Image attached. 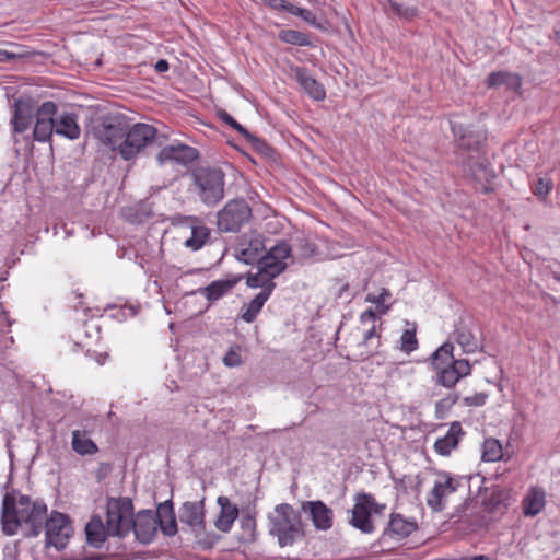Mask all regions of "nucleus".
<instances>
[{
  "label": "nucleus",
  "mask_w": 560,
  "mask_h": 560,
  "mask_svg": "<svg viewBox=\"0 0 560 560\" xmlns=\"http://www.w3.org/2000/svg\"><path fill=\"white\" fill-rule=\"evenodd\" d=\"M223 363L228 368H236L242 364V357L238 347H232L223 357Z\"/></svg>",
  "instance_id": "nucleus-44"
},
{
  "label": "nucleus",
  "mask_w": 560,
  "mask_h": 560,
  "mask_svg": "<svg viewBox=\"0 0 560 560\" xmlns=\"http://www.w3.org/2000/svg\"><path fill=\"white\" fill-rule=\"evenodd\" d=\"M455 339L466 353H474L480 347L477 337L465 327L455 330Z\"/></svg>",
  "instance_id": "nucleus-34"
},
{
  "label": "nucleus",
  "mask_w": 560,
  "mask_h": 560,
  "mask_svg": "<svg viewBox=\"0 0 560 560\" xmlns=\"http://www.w3.org/2000/svg\"><path fill=\"white\" fill-rule=\"evenodd\" d=\"M260 1L275 11L288 12V8L292 4V3L288 2L287 0H260Z\"/></svg>",
  "instance_id": "nucleus-46"
},
{
  "label": "nucleus",
  "mask_w": 560,
  "mask_h": 560,
  "mask_svg": "<svg viewBox=\"0 0 560 560\" xmlns=\"http://www.w3.org/2000/svg\"><path fill=\"white\" fill-rule=\"evenodd\" d=\"M270 294V287L267 290H261L247 305L243 306L241 318L246 323L254 322Z\"/></svg>",
  "instance_id": "nucleus-27"
},
{
  "label": "nucleus",
  "mask_w": 560,
  "mask_h": 560,
  "mask_svg": "<svg viewBox=\"0 0 560 560\" xmlns=\"http://www.w3.org/2000/svg\"><path fill=\"white\" fill-rule=\"evenodd\" d=\"M464 435L462 424L458 421L451 423L446 434L439 438L434 443V451L442 456H448L457 447L460 438Z\"/></svg>",
  "instance_id": "nucleus-22"
},
{
  "label": "nucleus",
  "mask_w": 560,
  "mask_h": 560,
  "mask_svg": "<svg viewBox=\"0 0 560 560\" xmlns=\"http://www.w3.org/2000/svg\"><path fill=\"white\" fill-rule=\"evenodd\" d=\"M377 318V314L372 310L369 308L364 311L360 315V322L364 325L371 324V327L365 331L363 341L360 346L369 347L370 349L366 350V355H372L376 352L378 349L381 342H380V336L375 331V320Z\"/></svg>",
  "instance_id": "nucleus-24"
},
{
  "label": "nucleus",
  "mask_w": 560,
  "mask_h": 560,
  "mask_svg": "<svg viewBox=\"0 0 560 560\" xmlns=\"http://www.w3.org/2000/svg\"><path fill=\"white\" fill-rule=\"evenodd\" d=\"M168 62L164 59H160L155 65H154V69L156 70V72L159 73H163V72H166L168 70Z\"/></svg>",
  "instance_id": "nucleus-50"
},
{
  "label": "nucleus",
  "mask_w": 560,
  "mask_h": 560,
  "mask_svg": "<svg viewBox=\"0 0 560 560\" xmlns=\"http://www.w3.org/2000/svg\"><path fill=\"white\" fill-rule=\"evenodd\" d=\"M242 534L240 540L246 544H252L257 539L256 520L252 514H245L240 522Z\"/></svg>",
  "instance_id": "nucleus-35"
},
{
  "label": "nucleus",
  "mask_w": 560,
  "mask_h": 560,
  "mask_svg": "<svg viewBox=\"0 0 560 560\" xmlns=\"http://www.w3.org/2000/svg\"><path fill=\"white\" fill-rule=\"evenodd\" d=\"M198 158V151L183 143L170 144L160 150L156 161L160 166H188Z\"/></svg>",
  "instance_id": "nucleus-13"
},
{
  "label": "nucleus",
  "mask_w": 560,
  "mask_h": 560,
  "mask_svg": "<svg viewBox=\"0 0 560 560\" xmlns=\"http://www.w3.org/2000/svg\"><path fill=\"white\" fill-rule=\"evenodd\" d=\"M217 503L220 506V512L214 521V526L222 533H229L238 517V508L233 504L228 497L220 495L217 499Z\"/></svg>",
  "instance_id": "nucleus-21"
},
{
  "label": "nucleus",
  "mask_w": 560,
  "mask_h": 560,
  "mask_svg": "<svg viewBox=\"0 0 560 560\" xmlns=\"http://www.w3.org/2000/svg\"><path fill=\"white\" fill-rule=\"evenodd\" d=\"M408 326L400 336V346L399 349L404 353L410 354L415 350L418 349V340L416 337V325L409 322H406Z\"/></svg>",
  "instance_id": "nucleus-36"
},
{
  "label": "nucleus",
  "mask_w": 560,
  "mask_h": 560,
  "mask_svg": "<svg viewBox=\"0 0 560 560\" xmlns=\"http://www.w3.org/2000/svg\"><path fill=\"white\" fill-rule=\"evenodd\" d=\"M23 56L22 52L0 48V62L11 61Z\"/></svg>",
  "instance_id": "nucleus-48"
},
{
  "label": "nucleus",
  "mask_w": 560,
  "mask_h": 560,
  "mask_svg": "<svg viewBox=\"0 0 560 560\" xmlns=\"http://www.w3.org/2000/svg\"><path fill=\"white\" fill-rule=\"evenodd\" d=\"M45 526L46 545L57 550L63 549L72 535V526L67 515L52 512L47 518V505L42 501H32L26 495L18 499L5 494L2 501L1 526L7 536H13L20 529L26 537L39 535Z\"/></svg>",
  "instance_id": "nucleus-1"
},
{
  "label": "nucleus",
  "mask_w": 560,
  "mask_h": 560,
  "mask_svg": "<svg viewBox=\"0 0 560 560\" xmlns=\"http://www.w3.org/2000/svg\"><path fill=\"white\" fill-rule=\"evenodd\" d=\"M454 346L445 342L432 354V365L438 373V383L444 387H453L457 382L470 374V364L465 359L455 360Z\"/></svg>",
  "instance_id": "nucleus-3"
},
{
  "label": "nucleus",
  "mask_w": 560,
  "mask_h": 560,
  "mask_svg": "<svg viewBox=\"0 0 560 560\" xmlns=\"http://www.w3.org/2000/svg\"><path fill=\"white\" fill-rule=\"evenodd\" d=\"M556 34H557V37L560 38V31H557Z\"/></svg>",
  "instance_id": "nucleus-51"
},
{
  "label": "nucleus",
  "mask_w": 560,
  "mask_h": 560,
  "mask_svg": "<svg viewBox=\"0 0 560 560\" xmlns=\"http://www.w3.org/2000/svg\"><path fill=\"white\" fill-rule=\"evenodd\" d=\"M190 235L185 238L183 245L190 250L200 249L210 237V230L206 225L199 223L198 219L190 217L188 220Z\"/></svg>",
  "instance_id": "nucleus-23"
},
{
  "label": "nucleus",
  "mask_w": 560,
  "mask_h": 560,
  "mask_svg": "<svg viewBox=\"0 0 560 560\" xmlns=\"http://www.w3.org/2000/svg\"><path fill=\"white\" fill-rule=\"evenodd\" d=\"M190 190L208 207L218 205L224 197V173L217 167H198L191 173Z\"/></svg>",
  "instance_id": "nucleus-4"
},
{
  "label": "nucleus",
  "mask_w": 560,
  "mask_h": 560,
  "mask_svg": "<svg viewBox=\"0 0 560 560\" xmlns=\"http://www.w3.org/2000/svg\"><path fill=\"white\" fill-rule=\"evenodd\" d=\"M85 533L88 541L95 547H100L108 535L106 525L102 523L100 517H93L86 524Z\"/></svg>",
  "instance_id": "nucleus-32"
},
{
  "label": "nucleus",
  "mask_w": 560,
  "mask_h": 560,
  "mask_svg": "<svg viewBox=\"0 0 560 560\" xmlns=\"http://www.w3.org/2000/svg\"><path fill=\"white\" fill-rule=\"evenodd\" d=\"M95 136L103 145L118 152L124 160L128 161L153 143L156 129L143 122L130 126L124 117L115 116L105 118L95 128Z\"/></svg>",
  "instance_id": "nucleus-2"
},
{
  "label": "nucleus",
  "mask_w": 560,
  "mask_h": 560,
  "mask_svg": "<svg viewBox=\"0 0 560 560\" xmlns=\"http://www.w3.org/2000/svg\"><path fill=\"white\" fill-rule=\"evenodd\" d=\"M303 510L308 511L316 529L327 530L332 526V510L322 501H307Z\"/></svg>",
  "instance_id": "nucleus-19"
},
{
  "label": "nucleus",
  "mask_w": 560,
  "mask_h": 560,
  "mask_svg": "<svg viewBox=\"0 0 560 560\" xmlns=\"http://www.w3.org/2000/svg\"><path fill=\"white\" fill-rule=\"evenodd\" d=\"M72 448L80 455H93L98 451L97 445L86 435L85 432L74 430L72 432Z\"/></svg>",
  "instance_id": "nucleus-31"
},
{
  "label": "nucleus",
  "mask_w": 560,
  "mask_h": 560,
  "mask_svg": "<svg viewBox=\"0 0 560 560\" xmlns=\"http://www.w3.org/2000/svg\"><path fill=\"white\" fill-rule=\"evenodd\" d=\"M137 539L142 544H149L155 537L158 520L152 511H141L133 516L132 529Z\"/></svg>",
  "instance_id": "nucleus-15"
},
{
  "label": "nucleus",
  "mask_w": 560,
  "mask_h": 560,
  "mask_svg": "<svg viewBox=\"0 0 560 560\" xmlns=\"http://www.w3.org/2000/svg\"><path fill=\"white\" fill-rule=\"evenodd\" d=\"M36 109L31 100L19 98L14 102V114L11 120L14 132L22 133L32 125Z\"/></svg>",
  "instance_id": "nucleus-18"
},
{
  "label": "nucleus",
  "mask_w": 560,
  "mask_h": 560,
  "mask_svg": "<svg viewBox=\"0 0 560 560\" xmlns=\"http://www.w3.org/2000/svg\"><path fill=\"white\" fill-rule=\"evenodd\" d=\"M288 13H290L292 15L300 16L306 23H308L311 25H314V26H317L316 16L310 10H307V9H302V8H299V7L294 5V4H291L288 8Z\"/></svg>",
  "instance_id": "nucleus-42"
},
{
  "label": "nucleus",
  "mask_w": 560,
  "mask_h": 560,
  "mask_svg": "<svg viewBox=\"0 0 560 560\" xmlns=\"http://www.w3.org/2000/svg\"><path fill=\"white\" fill-rule=\"evenodd\" d=\"M552 180L547 177H538L535 184L533 185V194L540 199H546L552 189Z\"/></svg>",
  "instance_id": "nucleus-41"
},
{
  "label": "nucleus",
  "mask_w": 560,
  "mask_h": 560,
  "mask_svg": "<svg viewBox=\"0 0 560 560\" xmlns=\"http://www.w3.org/2000/svg\"><path fill=\"white\" fill-rule=\"evenodd\" d=\"M546 504V492L540 487H532L523 500V511L526 516H536Z\"/></svg>",
  "instance_id": "nucleus-26"
},
{
  "label": "nucleus",
  "mask_w": 560,
  "mask_h": 560,
  "mask_svg": "<svg viewBox=\"0 0 560 560\" xmlns=\"http://www.w3.org/2000/svg\"><path fill=\"white\" fill-rule=\"evenodd\" d=\"M455 402H456V397H447V398H444V399L439 400V401L435 404L436 412H440V411H442L443 409H448V408H450V407H452Z\"/></svg>",
  "instance_id": "nucleus-49"
},
{
  "label": "nucleus",
  "mask_w": 560,
  "mask_h": 560,
  "mask_svg": "<svg viewBox=\"0 0 560 560\" xmlns=\"http://www.w3.org/2000/svg\"><path fill=\"white\" fill-rule=\"evenodd\" d=\"M219 117L231 128L240 132L244 138H252V135L226 112H221Z\"/></svg>",
  "instance_id": "nucleus-43"
},
{
  "label": "nucleus",
  "mask_w": 560,
  "mask_h": 560,
  "mask_svg": "<svg viewBox=\"0 0 560 560\" xmlns=\"http://www.w3.org/2000/svg\"><path fill=\"white\" fill-rule=\"evenodd\" d=\"M252 210L243 199L230 200L217 214L218 229L221 232H237L249 221Z\"/></svg>",
  "instance_id": "nucleus-9"
},
{
  "label": "nucleus",
  "mask_w": 560,
  "mask_h": 560,
  "mask_svg": "<svg viewBox=\"0 0 560 560\" xmlns=\"http://www.w3.org/2000/svg\"><path fill=\"white\" fill-rule=\"evenodd\" d=\"M291 253L290 246L285 242H280L272 246L266 255H264L258 264L257 268H260L267 278L272 280L279 276L287 268V259Z\"/></svg>",
  "instance_id": "nucleus-11"
},
{
  "label": "nucleus",
  "mask_w": 560,
  "mask_h": 560,
  "mask_svg": "<svg viewBox=\"0 0 560 560\" xmlns=\"http://www.w3.org/2000/svg\"><path fill=\"white\" fill-rule=\"evenodd\" d=\"M471 172L474 176L478 179L485 178L488 180L490 177L493 176L492 170H490L488 165L483 163H479L476 167L472 166Z\"/></svg>",
  "instance_id": "nucleus-45"
},
{
  "label": "nucleus",
  "mask_w": 560,
  "mask_h": 560,
  "mask_svg": "<svg viewBox=\"0 0 560 560\" xmlns=\"http://www.w3.org/2000/svg\"><path fill=\"white\" fill-rule=\"evenodd\" d=\"M246 283L250 288H262V290H267V288H271V292L273 291L276 284L271 278L268 277L260 268H257V272L248 273Z\"/></svg>",
  "instance_id": "nucleus-39"
},
{
  "label": "nucleus",
  "mask_w": 560,
  "mask_h": 560,
  "mask_svg": "<svg viewBox=\"0 0 560 560\" xmlns=\"http://www.w3.org/2000/svg\"><path fill=\"white\" fill-rule=\"evenodd\" d=\"M487 85L489 88H495L505 85L508 89L518 91L521 89V78L517 74L499 71L492 72L487 79Z\"/></svg>",
  "instance_id": "nucleus-28"
},
{
  "label": "nucleus",
  "mask_w": 560,
  "mask_h": 560,
  "mask_svg": "<svg viewBox=\"0 0 560 560\" xmlns=\"http://www.w3.org/2000/svg\"><path fill=\"white\" fill-rule=\"evenodd\" d=\"M265 242L261 234L252 232L244 234L234 247V256L246 265L259 261L265 250Z\"/></svg>",
  "instance_id": "nucleus-12"
},
{
  "label": "nucleus",
  "mask_w": 560,
  "mask_h": 560,
  "mask_svg": "<svg viewBox=\"0 0 560 560\" xmlns=\"http://www.w3.org/2000/svg\"><path fill=\"white\" fill-rule=\"evenodd\" d=\"M158 526L166 536H174L177 533V523L173 510L172 501H165L159 504L156 512Z\"/></svg>",
  "instance_id": "nucleus-25"
},
{
  "label": "nucleus",
  "mask_w": 560,
  "mask_h": 560,
  "mask_svg": "<svg viewBox=\"0 0 560 560\" xmlns=\"http://www.w3.org/2000/svg\"><path fill=\"white\" fill-rule=\"evenodd\" d=\"M55 133L68 140L80 138L81 128L78 122V115L71 112H60L56 109L54 114Z\"/></svg>",
  "instance_id": "nucleus-17"
},
{
  "label": "nucleus",
  "mask_w": 560,
  "mask_h": 560,
  "mask_svg": "<svg viewBox=\"0 0 560 560\" xmlns=\"http://www.w3.org/2000/svg\"><path fill=\"white\" fill-rule=\"evenodd\" d=\"M54 114H56V104L45 102L36 109V121L33 130L34 140L46 142L55 133Z\"/></svg>",
  "instance_id": "nucleus-14"
},
{
  "label": "nucleus",
  "mask_w": 560,
  "mask_h": 560,
  "mask_svg": "<svg viewBox=\"0 0 560 560\" xmlns=\"http://www.w3.org/2000/svg\"><path fill=\"white\" fill-rule=\"evenodd\" d=\"M388 4L390 9L400 18H404L406 20L412 19L417 15L418 10L413 5L404 4L401 2H398L397 0H388Z\"/></svg>",
  "instance_id": "nucleus-40"
},
{
  "label": "nucleus",
  "mask_w": 560,
  "mask_h": 560,
  "mask_svg": "<svg viewBox=\"0 0 560 560\" xmlns=\"http://www.w3.org/2000/svg\"><path fill=\"white\" fill-rule=\"evenodd\" d=\"M279 39L283 43L296 46H311L308 36L295 30H282L279 32Z\"/></svg>",
  "instance_id": "nucleus-38"
},
{
  "label": "nucleus",
  "mask_w": 560,
  "mask_h": 560,
  "mask_svg": "<svg viewBox=\"0 0 560 560\" xmlns=\"http://www.w3.org/2000/svg\"><path fill=\"white\" fill-rule=\"evenodd\" d=\"M354 501L349 521L350 525L364 534H372L375 530L372 514H381L385 505L377 503L374 497L369 493H358Z\"/></svg>",
  "instance_id": "nucleus-8"
},
{
  "label": "nucleus",
  "mask_w": 560,
  "mask_h": 560,
  "mask_svg": "<svg viewBox=\"0 0 560 560\" xmlns=\"http://www.w3.org/2000/svg\"><path fill=\"white\" fill-rule=\"evenodd\" d=\"M459 487V480L447 472L439 474L432 489L427 494V505L433 512H441L445 509L447 498Z\"/></svg>",
  "instance_id": "nucleus-10"
},
{
  "label": "nucleus",
  "mask_w": 560,
  "mask_h": 560,
  "mask_svg": "<svg viewBox=\"0 0 560 560\" xmlns=\"http://www.w3.org/2000/svg\"><path fill=\"white\" fill-rule=\"evenodd\" d=\"M179 521L190 528L203 548H211L217 541L215 534L206 533L203 499L183 503L179 509Z\"/></svg>",
  "instance_id": "nucleus-7"
},
{
  "label": "nucleus",
  "mask_w": 560,
  "mask_h": 560,
  "mask_svg": "<svg viewBox=\"0 0 560 560\" xmlns=\"http://www.w3.org/2000/svg\"><path fill=\"white\" fill-rule=\"evenodd\" d=\"M133 504L129 498H110L107 502L106 528L110 536L124 537L132 529Z\"/></svg>",
  "instance_id": "nucleus-6"
},
{
  "label": "nucleus",
  "mask_w": 560,
  "mask_h": 560,
  "mask_svg": "<svg viewBox=\"0 0 560 560\" xmlns=\"http://www.w3.org/2000/svg\"><path fill=\"white\" fill-rule=\"evenodd\" d=\"M452 131L460 148L477 150L485 140V135L480 130H472L469 126L452 121Z\"/></svg>",
  "instance_id": "nucleus-20"
},
{
  "label": "nucleus",
  "mask_w": 560,
  "mask_h": 560,
  "mask_svg": "<svg viewBox=\"0 0 560 560\" xmlns=\"http://www.w3.org/2000/svg\"><path fill=\"white\" fill-rule=\"evenodd\" d=\"M365 301L376 306L380 316L385 315L393 304L392 293L388 289L385 288H382L378 294L368 293Z\"/></svg>",
  "instance_id": "nucleus-33"
},
{
  "label": "nucleus",
  "mask_w": 560,
  "mask_h": 560,
  "mask_svg": "<svg viewBox=\"0 0 560 560\" xmlns=\"http://www.w3.org/2000/svg\"><path fill=\"white\" fill-rule=\"evenodd\" d=\"M269 533L278 538L280 546L291 545L302 535L300 513L290 504H278L268 515Z\"/></svg>",
  "instance_id": "nucleus-5"
},
{
  "label": "nucleus",
  "mask_w": 560,
  "mask_h": 560,
  "mask_svg": "<svg viewBox=\"0 0 560 560\" xmlns=\"http://www.w3.org/2000/svg\"><path fill=\"white\" fill-rule=\"evenodd\" d=\"M487 395L479 393L464 398L466 406H482L486 404Z\"/></svg>",
  "instance_id": "nucleus-47"
},
{
  "label": "nucleus",
  "mask_w": 560,
  "mask_h": 560,
  "mask_svg": "<svg viewBox=\"0 0 560 560\" xmlns=\"http://www.w3.org/2000/svg\"><path fill=\"white\" fill-rule=\"evenodd\" d=\"M234 280H218L199 289V292L210 302H214L225 295L235 285Z\"/></svg>",
  "instance_id": "nucleus-29"
},
{
  "label": "nucleus",
  "mask_w": 560,
  "mask_h": 560,
  "mask_svg": "<svg viewBox=\"0 0 560 560\" xmlns=\"http://www.w3.org/2000/svg\"><path fill=\"white\" fill-rule=\"evenodd\" d=\"M503 456L502 445L497 439H486L482 445V459L485 462H497Z\"/></svg>",
  "instance_id": "nucleus-37"
},
{
  "label": "nucleus",
  "mask_w": 560,
  "mask_h": 560,
  "mask_svg": "<svg viewBox=\"0 0 560 560\" xmlns=\"http://www.w3.org/2000/svg\"><path fill=\"white\" fill-rule=\"evenodd\" d=\"M416 528L415 522L405 520L400 514H393L385 534L404 538L409 536Z\"/></svg>",
  "instance_id": "nucleus-30"
},
{
  "label": "nucleus",
  "mask_w": 560,
  "mask_h": 560,
  "mask_svg": "<svg viewBox=\"0 0 560 560\" xmlns=\"http://www.w3.org/2000/svg\"><path fill=\"white\" fill-rule=\"evenodd\" d=\"M290 75L293 78L303 91L315 101H322L326 96L324 86L310 73L306 68L292 66Z\"/></svg>",
  "instance_id": "nucleus-16"
}]
</instances>
